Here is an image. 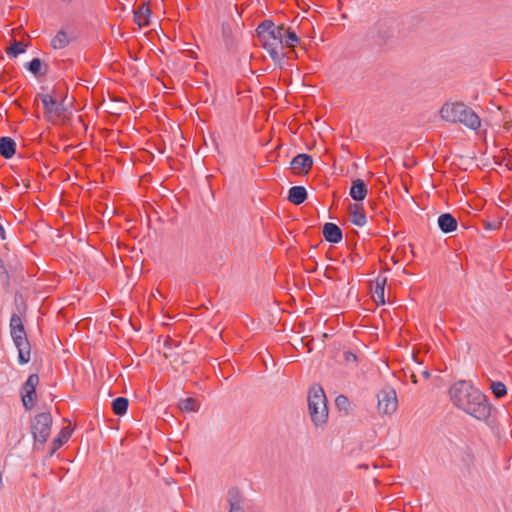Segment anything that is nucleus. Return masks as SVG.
<instances>
[{
  "mask_svg": "<svg viewBox=\"0 0 512 512\" xmlns=\"http://www.w3.org/2000/svg\"><path fill=\"white\" fill-rule=\"evenodd\" d=\"M367 195V187L363 180L356 179L352 182L350 196L356 201H362Z\"/></svg>",
  "mask_w": 512,
  "mask_h": 512,
  "instance_id": "2eb2a0df",
  "label": "nucleus"
},
{
  "mask_svg": "<svg viewBox=\"0 0 512 512\" xmlns=\"http://www.w3.org/2000/svg\"><path fill=\"white\" fill-rule=\"evenodd\" d=\"M16 152V143L11 137L0 138V155L6 159H10Z\"/></svg>",
  "mask_w": 512,
  "mask_h": 512,
  "instance_id": "4468645a",
  "label": "nucleus"
},
{
  "mask_svg": "<svg viewBox=\"0 0 512 512\" xmlns=\"http://www.w3.org/2000/svg\"><path fill=\"white\" fill-rule=\"evenodd\" d=\"M281 30H283V25L277 26L271 20H264L256 29L262 47L275 62H280L285 57V53L280 50Z\"/></svg>",
  "mask_w": 512,
  "mask_h": 512,
  "instance_id": "f03ea898",
  "label": "nucleus"
},
{
  "mask_svg": "<svg viewBox=\"0 0 512 512\" xmlns=\"http://www.w3.org/2000/svg\"><path fill=\"white\" fill-rule=\"evenodd\" d=\"M300 38L296 35V33L290 28H286L283 25V30H281V48L283 51L284 47H295L299 44Z\"/></svg>",
  "mask_w": 512,
  "mask_h": 512,
  "instance_id": "ddd939ff",
  "label": "nucleus"
},
{
  "mask_svg": "<svg viewBox=\"0 0 512 512\" xmlns=\"http://www.w3.org/2000/svg\"><path fill=\"white\" fill-rule=\"evenodd\" d=\"M128 399L125 397H118L112 401V410L115 415L122 416L127 412Z\"/></svg>",
  "mask_w": 512,
  "mask_h": 512,
  "instance_id": "5701e85b",
  "label": "nucleus"
},
{
  "mask_svg": "<svg viewBox=\"0 0 512 512\" xmlns=\"http://www.w3.org/2000/svg\"><path fill=\"white\" fill-rule=\"evenodd\" d=\"M343 357H344V361L346 363H348V364L349 363H354L355 364L358 361L357 356L354 353L350 352V351H345L344 354H343Z\"/></svg>",
  "mask_w": 512,
  "mask_h": 512,
  "instance_id": "c85d7f7f",
  "label": "nucleus"
},
{
  "mask_svg": "<svg viewBox=\"0 0 512 512\" xmlns=\"http://www.w3.org/2000/svg\"><path fill=\"white\" fill-rule=\"evenodd\" d=\"M227 499L230 505L229 512H245L242 506V495L236 488L228 491Z\"/></svg>",
  "mask_w": 512,
  "mask_h": 512,
  "instance_id": "f8f14e48",
  "label": "nucleus"
},
{
  "mask_svg": "<svg viewBox=\"0 0 512 512\" xmlns=\"http://www.w3.org/2000/svg\"><path fill=\"white\" fill-rule=\"evenodd\" d=\"M322 232L325 240L330 243H339L342 240V231L334 223H326Z\"/></svg>",
  "mask_w": 512,
  "mask_h": 512,
  "instance_id": "9d476101",
  "label": "nucleus"
},
{
  "mask_svg": "<svg viewBox=\"0 0 512 512\" xmlns=\"http://www.w3.org/2000/svg\"><path fill=\"white\" fill-rule=\"evenodd\" d=\"M9 327L13 342L18 349V361L20 364H26L31 358V347L23 321L18 314H12Z\"/></svg>",
  "mask_w": 512,
  "mask_h": 512,
  "instance_id": "39448f33",
  "label": "nucleus"
},
{
  "mask_svg": "<svg viewBox=\"0 0 512 512\" xmlns=\"http://www.w3.org/2000/svg\"><path fill=\"white\" fill-rule=\"evenodd\" d=\"M38 96L40 97L43 103L46 113L60 115L59 104L51 95L39 94Z\"/></svg>",
  "mask_w": 512,
  "mask_h": 512,
  "instance_id": "a211bd4d",
  "label": "nucleus"
},
{
  "mask_svg": "<svg viewBox=\"0 0 512 512\" xmlns=\"http://www.w3.org/2000/svg\"><path fill=\"white\" fill-rule=\"evenodd\" d=\"M385 284H386V278H380V277L377 278L374 292L377 295V297L380 299V302L382 304L385 303V300H384Z\"/></svg>",
  "mask_w": 512,
  "mask_h": 512,
  "instance_id": "bb28decb",
  "label": "nucleus"
},
{
  "mask_svg": "<svg viewBox=\"0 0 512 512\" xmlns=\"http://www.w3.org/2000/svg\"><path fill=\"white\" fill-rule=\"evenodd\" d=\"M0 239H2V240L5 239V230L1 223H0Z\"/></svg>",
  "mask_w": 512,
  "mask_h": 512,
  "instance_id": "c756f323",
  "label": "nucleus"
},
{
  "mask_svg": "<svg viewBox=\"0 0 512 512\" xmlns=\"http://www.w3.org/2000/svg\"><path fill=\"white\" fill-rule=\"evenodd\" d=\"M308 411L311 421L316 427L326 424L329 412L326 395L320 385H314L309 390Z\"/></svg>",
  "mask_w": 512,
  "mask_h": 512,
  "instance_id": "20e7f679",
  "label": "nucleus"
},
{
  "mask_svg": "<svg viewBox=\"0 0 512 512\" xmlns=\"http://www.w3.org/2000/svg\"><path fill=\"white\" fill-rule=\"evenodd\" d=\"M3 488V477H2V473H0V491L2 490Z\"/></svg>",
  "mask_w": 512,
  "mask_h": 512,
  "instance_id": "7c9ffc66",
  "label": "nucleus"
},
{
  "mask_svg": "<svg viewBox=\"0 0 512 512\" xmlns=\"http://www.w3.org/2000/svg\"><path fill=\"white\" fill-rule=\"evenodd\" d=\"M335 405L339 411H343L346 415L351 411V402L345 395H339L335 399Z\"/></svg>",
  "mask_w": 512,
  "mask_h": 512,
  "instance_id": "393cba45",
  "label": "nucleus"
},
{
  "mask_svg": "<svg viewBox=\"0 0 512 512\" xmlns=\"http://www.w3.org/2000/svg\"><path fill=\"white\" fill-rule=\"evenodd\" d=\"M70 436L71 431H69L68 428H63L59 435L53 439L49 455L52 456L58 449H60L62 445L69 440Z\"/></svg>",
  "mask_w": 512,
  "mask_h": 512,
  "instance_id": "412c9836",
  "label": "nucleus"
},
{
  "mask_svg": "<svg viewBox=\"0 0 512 512\" xmlns=\"http://www.w3.org/2000/svg\"><path fill=\"white\" fill-rule=\"evenodd\" d=\"M438 226L443 233H451L457 229L458 223L452 214L444 213L438 217Z\"/></svg>",
  "mask_w": 512,
  "mask_h": 512,
  "instance_id": "9b49d317",
  "label": "nucleus"
},
{
  "mask_svg": "<svg viewBox=\"0 0 512 512\" xmlns=\"http://www.w3.org/2000/svg\"><path fill=\"white\" fill-rule=\"evenodd\" d=\"M70 37L64 30H60L51 40V46L54 49H63L70 44Z\"/></svg>",
  "mask_w": 512,
  "mask_h": 512,
  "instance_id": "4be33fe9",
  "label": "nucleus"
},
{
  "mask_svg": "<svg viewBox=\"0 0 512 512\" xmlns=\"http://www.w3.org/2000/svg\"><path fill=\"white\" fill-rule=\"evenodd\" d=\"M6 52L11 57H16L25 52V45L22 42L14 40L11 45L6 49Z\"/></svg>",
  "mask_w": 512,
  "mask_h": 512,
  "instance_id": "a878e982",
  "label": "nucleus"
},
{
  "mask_svg": "<svg viewBox=\"0 0 512 512\" xmlns=\"http://www.w3.org/2000/svg\"><path fill=\"white\" fill-rule=\"evenodd\" d=\"M440 115L447 122L461 123L472 130H477L481 125L480 117L461 102L445 103L440 110Z\"/></svg>",
  "mask_w": 512,
  "mask_h": 512,
  "instance_id": "7ed1b4c3",
  "label": "nucleus"
},
{
  "mask_svg": "<svg viewBox=\"0 0 512 512\" xmlns=\"http://www.w3.org/2000/svg\"><path fill=\"white\" fill-rule=\"evenodd\" d=\"M378 411L384 415L393 414L398 407L396 391L392 388L382 389L378 395Z\"/></svg>",
  "mask_w": 512,
  "mask_h": 512,
  "instance_id": "0eeeda50",
  "label": "nucleus"
},
{
  "mask_svg": "<svg viewBox=\"0 0 512 512\" xmlns=\"http://www.w3.org/2000/svg\"><path fill=\"white\" fill-rule=\"evenodd\" d=\"M150 9L148 5L142 4L134 11V21L141 27L149 25Z\"/></svg>",
  "mask_w": 512,
  "mask_h": 512,
  "instance_id": "6ab92c4d",
  "label": "nucleus"
},
{
  "mask_svg": "<svg viewBox=\"0 0 512 512\" xmlns=\"http://www.w3.org/2000/svg\"><path fill=\"white\" fill-rule=\"evenodd\" d=\"M313 166V159L308 154H298L296 155L291 163H290V169L295 175H306L308 172L312 169Z\"/></svg>",
  "mask_w": 512,
  "mask_h": 512,
  "instance_id": "1a4fd4ad",
  "label": "nucleus"
},
{
  "mask_svg": "<svg viewBox=\"0 0 512 512\" xmlns=\"http://www.w3.org/2000/svg\"><path fill=\"white\" fill-rule=\"evenodd\" d=\"M38 384L39 376L31 374L22 386V403L26 410H31L35 404L36 387Z\"/></svg>",
  "mask_w": 512,
  "mask_h": 512,
  "instance_id": "6e6552de",
  "label": "nucleus"
},
{
  "mask_svg": "<svg viewBox=\"0 0 512 512\" xmlns=\"http://www.w3.org/2000/svg\"><path fill=\"white\" fill-rule=\"evenodd\" d=\"M25 68L37 77L47 74V65L43 66L39 58H33L30 62L26 63Z\"/></svg>",
  "mask_w": 512,
  "mask_h": 512,
  "instance_id": "aec40b11",
  "label": "nucleus"
},
{
  "mask_svg": "<svg viewBox=\"0 0 512 512\" xmlns=\"http://www.w3.org/2000/svg\"><path fill=\"white\" fill-rule=\"evenodd\" d=\"M491 390L496 398H502L507 393L506 386L502 382H492Z\"/></svg>",
  "mask_w": 512,
  "mask_h": 512,
  "instance_id": "cd10ccee",
  "label": "nucleus"
},
{
  "mask_svg": "<svg viewBox=\"0 0 512 512\" xmlns=\"http://www.w3.org/2000/svg\"><path fill=\"white\" fill-rule=\"evenodd\" d=\"M52 416L49 412L35 415L31 422V433L34 438V449H39L48 440L51 433Z\"/></svg>",
  "mask_w": 512,
  "mask_h": 512,
  "instance_id": "423d86ee",
  "label": "nucleus"
},
{
  "mask_svg": "<svg viewBox=\"0 0 512 512\" xmlns=\"http://www.w3.org/2000/svg\"><path fill=\"white\" fill-rule=\"evenodd\" d=\"M179 407L183 411L196 412L199 410L200 404L195 398L189 397L181 400Z\"/></svg>",
  "mask_w": 512,
  "mask_h": 512,
  "instance_id": "b1692460",
  "label": "nucleus"
},
{
  "mask_svg": "<svg viewBox=\"0 0 512 512\" xmlns=\"http://www.w3.org/2000/svg\"><path fill=\"white\" fill-rule=\"evenodd\" d=\"M307 199V191L303 186H293L288 191V200L295 204L300 205Z\"/></svg>",
  "mask_w": 512,
  "mask_h": 512,
  "instance_id": "f3484780",
  "label": "nucleus"
},
{
  "mask_svg": "<svg viewBox=\"0 0 512 512\" xmlns=\"http://www.w3.org/2000/svg\"><path fill=\"white\" fill-rule=\"evenodd\" d=\"M452 403L473 418L487 422L491 416L492 406L487 396L469 381L460 380L449 389Z\"/></svg>",
  "mask_w": 512,
  "mask_h": 512,
  "instance_id": "f257e3e1",
  "label": "nucleus"
},
{
  "mask_svg": "<svg viewBox=\"0 0 512 512\" xmlns=\"http://www.w3.org/2000/svg\"><path fill=\"white\" fill-rule=\"evenodd\" d=\"M350 219L356 226L362 227L366 224V215L361 206L353 204L349 206Z\"/></svg>",
  "mask_w": 512,
  "mask_h": 512,
  "instance_id": "dca6fc26",
  "label": "nucleus"
}]
</instances>
